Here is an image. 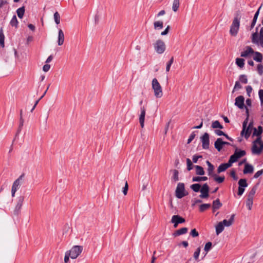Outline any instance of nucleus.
<instances>
[{"label": "nucleus", "mask_w": 263, "mask_h": 263, "mask_svg": "<svg viewBox=\"0 0 263 263\" xmlns=\"http://www.w3.org/2000/svg\"><path fill=\"white\" fill-rule=\"evenodd\" d=\"M173 62H174V57H172L166 64V71L167 72L170 71L171 66L172 65V64L173 63Z\"/></svg>", "instance_id": "nucleus-51"}, {"label": "nucleus", "mask_w": 263, "mask_h": 263, "mask_svg": "<svg viewBox=\"0 0 263 263\" xmlns=\"http://www.w3.org/2000/svg\"><path fill=\"white\" fill-rule=\"evenodd\" d=\"M256 190H257V185H255L251 189V190L249 192V193L248 195V197L250 198L253 199L254 196L256 193Z\"/></svg>", "instance_id": "nucleus-38"}, {"label": "nucleus", "mask_w": 263, "mask_h": 263, "mask_svg": "<svg viewBox=\"0 0 263 263\" xmlns=\"http://www.w3.org/2000/svg\"><path fill=\"white\" fill-rule=\"evenodd\" d=\"M262 7V4L261 5V6L259 7V8L258 9V10H257V11L255 12L254 15V17H253V19L252 21V23H251V26H250V29H252L254 28L256 23V21H257V18H258V15L259 14V11H260V10L261 9Z\"/></svg>", "instance_id": "nucleus-22"}, {"label": "nucleus", "mask_w": 263, "mask_h": 263, "mask_svg": "<svg viewBox=\"0 0 263 263\" xmlns=\"http://www.w3.org/2000/svg\"><path fill=\"white\" fill-rule=\"evenodd\" d=\"M263 129L262 127L261 126H259L258 127V129H256V128H253V133L252 136H257L259 137L261 136V135L262 133Z\"/></svg>", "instance_id": "nucleus-27"}, {"label": "nucleus", "mask_w": 263, "mask_h": 263, "mask_svg": "<svg viewBox=\"0 0 263 263\" xmlns=\"http://www.w3.org/2000/svg\"><path fill=\"white\" fill-rule=\"evenodd\" d=\"M70 257H71L70 253H69L68 251H66L64 257L65 263H67L68 262Z\"/></svg>", "instance_id": "nucleus-58"}, {"label": "nucleus", "mask_w": 263, "mask_h": 263, "mask_svg": "<svg viewBox=\"0 0 263 263\" xmlns=\"http://www.w3.org/2000/svg\"><path fill=\"white\" fill-rule=\"evenodd\" d=\"M206 163L207 164L208 166V175L210 176H213L215 174H214V165L209 161H206Z\"/></svg>", "instance_id": "nucleus-24"}, {"label": "nucleus", "mask_w": 263, "mask_h": 263, "mask_svg": "<svg viewBox=\"0 0 263 263\" xmlns=\"http://www.w3.org/2000/svg\"><path fill=\"white\" fill-rule=\"evenodd\" d=\"M180 6L179 0H174L172 6V9L174 12H176Z\"/></svg>", "instance_id": "nucleus-39"}, {"label": "nucleus", "mask_w": 263, "mask_h": 263, "mask_svg": "<svg viewBox=\"0 0 263 263\" xmlns=\"http://www.w3.org/2000/svg\"><path fill=\"white\" fill-rule=\"evenodd\" d=\"M245 192V188L242 187H238V191L237 194L238 196H241Z\"/></svg>", "instance_id": "nucleus-64"}, {"label": "nucleus", "mask_w": 263, "mask_h": 263, "mask_svg": "<svg viewBox=\"0 0 263 263\" xmlns=\"http://www.w3.org/2000/svg\"><path fill=\"white\" fill-rule=\"evenodd\" d=\"M128 189V185L127 181H126L125 186L123 188V193L124 195H126L127 194Z\"/></svg>", "instance_id": "nucleus-61"}, {"label": "nucleus", "mask_w": 263, "mask_h": 263, "mask_svg": "<svg viewBox=\"0 0 263 263\" xmlns=\"http://www.w3.org/2000/svg\"><path fill=\"white\" fill-rule=\"evenodd\" d=\"M223 141L221 138H218L216 141L214 143V146L215 148L218 151L220 152L223 148Z\"/></svg>", "instance_id": "nucleus-18"}, {"label": "nucleus", "mask_w": 263, "mask_h": 263, "mask_svg": "<svg viewBox=\"0 0 263 263\" xmlns=\"http://www.w3.org/2000/svg\"><path fill=\"white\" fill-rule=\"evenodd\" d=\"M248 118H246V119L244 120L242 123V129L240 135L241 136H243V134L245 133V128H246V127L247 126L248 123Z\"/></svg>", "instance_id": "nucleus-46"}, {"label": "nucleus", "mask_w": 263, "mask_h": 263, "mask_svg": "<svg viewBox=\"0 0 263 263\" xmlns=\"http://www.w3.org/2000/svg\"><path fill=\"white\" fill-rule=\"evenodd\" d=\"M190 234L194 237H197L199 235L198 232L196 231L195 229L192 230Z\"/></svg>", "instance_id": "nucleus-60"}, {"label": "nucleus", "mask_w": 263, "mask_h": 263, "mask_svg": "<svg viewBox=\"0 0 263 263\" xmlns=\"http://www.w3.org/2000/svg\"><path fill=\"white\" fill-rule=\"evenodd\" d=\"M190 188L195 192H198L200 191L201 185L199 183H195L190 186Z\"/></svg>", "instance_id": "nucleus-37"}, {"label": "nucleus", "mask_w": 263, "mask_h": 263, "mask_svg": "<svg viewBox=\"0 0 263 263\" xmlns=\"http://www.w3.org/2000/svg\"><path fill=\"white\" fill-rule=\"evenodd\" d=\"M83 251V247L81 246H74L69 251H68L70 253L71 258L72 259L77 258Z\"/></svg>", "instance_id": "nucleus-8"}, {"label": "nucleus", "mask_w": 263, "mask_h": 263, "mask_svg": "<svg viewBox=\"0 0 263 263\" xmlns=\"http://www.w3.org/2000/svg\"><path fill=\"white\" fill-rule=\"evenodd\" d=\"M211 127L213 128H214V129L215 128L222 129L223 128V126L217 120L213 121L212 122Z\"/></svg>", "instance_id": "nucleus-36"}, {"label": "nucleus", "mask_w": 263, "mask_h": 263, "mask_svg": "<svg viewBox=\"0 0 263 263\" xmlns=\"http://www.w3.org/2000/svg\"><path fill=\"white\" fill-rule=\"evenodd\" d=\"M154 48L158 53H163L165 50V45L164 42L161 40H157L156 43L154 44Z\"/></svg>", "instance_id": "nucleus-9"}, {"label": "nucleus", "mask_w": 263, "mask_h": 263, "mask_svg": "<svg viewBox=\"0 0 263 263\" xmlns=\"http://www.w3.org/2000/svg\"><path fill=\"white\" fill-rule=\"evenodd\" d=\"M209 190L210 187L208 184L206 183L203 184L200 191L201 194L199 195V197L201 198H208L209 196Z\"/></svg>", "instance_id": "nucleus-10"}, {"label": "nucleus", "mask_w": 263, "mask_h": 263, "mask_svg": "<svg viewBox=\"0 0 263 263\" xmlns=\"http://www.w3.org/2000/svg\"><path fill=\"white\" fill-rule=\"evenodd\" d=\"M232 165L231 162L229 160L228 162L226 163L221 164L217 168V173L218 174L224 172L227 168L231 167Z\"/></svg>", "instance_id": "nucleus-16"}, {"label": "nucleus", "mask_w": 263, "mask_h": 263, "mask_svg": "<svg viewBox=\"0 0 263 263\" xmlns=\"http://www.w3.org/2000/svg\"><path fill=\"white\" fill-rule=\"evenodd\" d=\"M201 141L202 142V148L204 149H207L209 147L210 140L209 135L207 133H205L201 137Z\"/></svg>", "instance_id": "nucleus-12"}, {"label": "nucleus", "mask_w": 263, "mask_h": 263, "mask_svg": "<svg viewBox=\"0 0 263 263\" xmlns=\"http://www.w3.org/2000/svg\"><path fill=\"white\" fill-rule=\"evenodd\" d=\"M64 42V34L63 31L60 29L58 32V45L61 46L63 44Z\"/></svg>", "instance_id": "nucleus-23"}, {"label": "nucleus", "mask_w": 263, "mask_h": 263, "mask_svg": "<svg viewBox=\"0 0 263 263\" xmlns=\"http://www.w3.org/2000/svg\"><path fill=\"white\" fill-rule=\"evenodd\" d=\"M259 98L260 101L261 105L263 104V89H260L258 91Z\"/></svg>", "instance_id": "nucleus-55"}, {"label": "nucleus", "mask_w": 263, "mask_h": 263, "mask_svg": "<svg viewBox=\"0 0 263 263\" xmlns=\"http://www.w3.org/2000/svg\"><path fill=\"white\" fill-rule=\"evenodd\" d=\"M246 155V152L244 150H241L237 148H236L234 154L231 155L230 157V161L233 164L236 162L238 159L243 157Z\"/></svg>", "instance_id": "nucleus-6"}, {"label": "nucleus", "mask_w": 263, "mask_h": 263, "mask_svg": "<svg viewBox=\"0 0 263 263\" xmlns=\"http://www.w3.org/2000/svg\"><path fill=\"white\" fill-rule=\"evenodd\" d=\"M152 85L155 96L157 98H161L163 95L162 87L156 78L153 79Z\"/></svg>", "instance_id": "nucleus-4"}, {"label": "nucleus", "mask_w": 263, "mask_h": 263, "mask_svg": "<svg viewBox=\"0 0 263 263\" xmlns=\"http://www.w3.org/2000/svg\"><path fill=\"white\" fill-rule=\"evenodd\" d=\"M24 200V197L23 196H20L17 198V204L13 211L14 215H18L20 214Z\"/></svg>", "instance_id": "nucleus-11"}, {"label": "nucleus", "mask_w": 263, "mask_h": 263, "mask_svg": "<svg viewBox=\"0 0 263 263\" xmlns=\"http://www.w3.org/2000/svg\"><path fill=\"white\" fill-rule=\"evenodd\" d=\"M25 174H22L19 177L16 179L14 182L13 183L12 189H11V195L12 197L15 196V194L17 190L20 188L22 181L23 180Z\"/></svg>", "instance_id": "nucleus-7"}, {"label": "nucleus", "mask_w": 263, "mask_h": 263, "mask_svg": "<svg viewBox=\"0 0 263 263\" xmlns=\"http://www.w3.org/2000/svg\"><path fill=\"white\" fill-rule=\"evenodd\" d=\"M10 24L12 27H15L16 28L18 26V21L15 15H14L10 21Z\"/></svg>", "instance_id": "nucleus-35"}, {"label": "nucleus", "mask_w": 263, "mask_h": 263, "mask_svg": "<svg viewBox=\"0 0 263 263\" xmlns=\"http://www.w3.org/2000/svg\"><path fill=\"white\" fill-rule=\"evenodd\" d=\"M185 222V219L179 215H173L172 217L171 222L174 223V228H176L179 223Z\"/></svg>", "instance_id": "nucleus-13"}, {"label": "nucleus", "mask_w": 263, "mask_h": 263, "mask_svg": "<svg viewBox=\"0 0 263 263\" xmlns=\"http://www.w3.org/2000/svg\"><path fill=\"white\" fill-rule=\"evenodd\" d=\"M241 87L242 86L240 85L239 82L236 81L235 82V86L233 90V92H234L235 90L240 89Z\"/></svg>", "instance_id": "nucleus-57"}, {"label": "nucleus", "mask_w": 263, "mask_h": 263, "mask_svg": "<svg viewBox=\"0 0 263 263\" xmlns=\"http://www.w3.org/2000/svg\"><path fill=\"white\" fill-rule=\"evenodd\" d=\"M254 167L253 166L249 163H246L245 167L243 170V173L245 174H251L253 172Z\"/></svg>", "instance_id": "nucleus-21"}, {"label": "nucleus", "mask_w": 263, "mask_h": 263, "mask_svg": "<svg viewBox=\"0 0 263 263\" xmlns=\"http://www.w3.org/2000/svg\"><path fill=\"white\" fill-rule=\"evenodd\" d=\"M54 19L55 23L57 24H59L60 23V14L58 12H55L54 13Z\"/></svg>", "instance_id": "nucleus-49"}, {"label": "nucleus", "mask_w": 263, "mask_h": 263, "mask_svg": "<svg viewBox=\"0 0 263 263\" xmlns=\"http://www.w3.org/2000/svg\"><path fill=\"white\" fill-rule=\"evenodd\" d=\"M154 27L155 29H161L163 27V24L162 21H156L154 23Z\"/></svg>", "instance_id": "nucleus-42"}, {"label": "nucleus", "mask_w": 263, "mask_h": 263, "mask_svg": "<svg viewBox=\"0 0 263 263\" xmlns=\"http://www.w3.org/2000/svg\"><path fill=\"white\" fill-rule=\"evenodd\" d=\"M260 26L259 24L256 28V31L252 34V42L255 44L260 45L263 48V27L260 28L259 36L257 32L258 28Z\"/></svg>", "instance_id": "nucleus-2"}, {"label": "nucleus", "mask_w": 263, "mask_h": 263, "mask_svg": "<svg viewBox=\"0 0 263 263\" xmlns=\"http://www.w3.org/2000/svg\"><path fill=\"white\" fill-rule=\"evenodd\" d=\"M5 35L3 32V27L0 28V45L2 47H4L5 46Z\"/></svg>", "instance_id": "nucleus-29"}, {"label": "nucleus", "mask_w": 263, "mask_h": 263, "mask_svg": "<svg viewBox=\"0 0 263 263\" xmlns=\"http://www.w3.org/2000/svg\"><path fill=\"white\" fill-rule=\"evenodd\" d=\"M234 216H235V215L233 214L231 215L230 218L229 220L224 219L221 222L222 223V224L223 225V226L229 227V226H231L232 223L233 222V221L234 219Z\"/></svg>", "instance_id": "nucleus-26"}, {"label": "nucleus", "mask_w": 263, "mask_h": 263, "mask_svg": "<svg viewBox=\"0 0 263 263\" xmlns=\"http://www.w3.org/2000/svg\"><path fill=\"white\" fill-rule=\"evenodd\" d=\"M224 230V226L222 224V223L221 222H219L217 225L216 226V234L218 235L220 233H221Z\"/></svg>", "instance_id": "nucleus-32"}, {"label": "nucleus", "mask_w": 263, "mask_h": 263, "mask_svg": "<svg viewBox=\"0 0 263 263\" xmlns=\"http://www.w3.org/2000/svg\"><path fill=\"white\" fill-rule=\"evenodd\" d=\"M253 128V122H251L249 123L248 126H247L246 128H245L243 136H244L246 139H248L249 138Z\"/></svg>", "instance_id": "nucleus-15"}, {"label": "nucleus", "mask_w": 263, "mask_h": 263, "mask_svg": "<svg viewBox=\"0 0 263 263\" xmlns=\"http://www.w3.org/2000/svg\"><path fill=\"white\" fill-rule=\"evenodd\" d=\"M25 11V6H24L19 8L18 9H17L16 10V13H17L18 17L20 18H23V17L24 15Z\"/></svg>", "instance_id": "nucleus-31"}, {"label": "nucleus", "mask_w": 263, "mask_h": 263, "mask_svg": "<svg viewBox=\"0 0 263 263\" xmlns=\"http://www.w3.org/2000/svg\"><path fill=\"white\" fill-rule=\"evenodd\" d=\"M254 53L255 54L254 57H253L254 60L257 62H261L262 60V55L261 53L259 52H254Z\"/></svg>", "instance_id": "nucleus-30"}, {"label": "nucleus", "mask_w": 263, "mask_h": 263, "mask_svg": "<svg viewBox=\"0 0 263 263\" xmlns=\"http://www.w3.org/2000/svg\"><path fill=\"white\" fill-rule=\"evenodd\" d=\"M257 70L258 74L261 76L263 74V66L261 64H258L257 67Z\"/></svg>", "instance_id": "nucleus-53"}, {"label": "nucleus", "mask_w": 263, "mask_h": 263, "mask_svg": "<svg viewBox=\"0 0 263 263\" xmlns=\"http://www.w3.org/2000/svg\"><path fill=\"white\" fill-rule=\"evenodd\" d=\"M254 53V50L250 46H247L246 50L241 53V57L247 58L251 54Z\"/></svg>", "instance_id": "nucleus-20"}, {"label": "nucleus", "mask_w": 263, "mask_h": 263, "mask_svg": "<svg viewBox=\"0 0 263 263\" xmlns=\"http://www.w3.org/2000/svg\"><path fill=\"white\" fill-rule=\"evenodd\" d=\"M245 98L242 96H239L236 98L235 105L240 109H242L245 106L244 104Z\"/></svg>", "instance_id": "nucleus-14"}, {"label": "nucleus", "mask_w": 263, "mask_h": 263, "mask_svg": "<svg viewBox=\"0 0 263 263\" xmlns=\"http://www.w3.org/2000/svg\"><path fill=\"white\" fill-rule=\"evenodd\" d=\"M207 180L208 177L205 176L193 177L192 178L193 182H200L202 181H206Z\"/></svg>", "instance_id": "nucleus-33"}, {"label": "nucleus", "mask_w": 263, "mask_h": 263, "mask_svg": "<svg viewBox=\"0 0 263 263\" xmlns=\"http://www.w3.org/2000/svg\"><path fill=\"white\" fill-rule=\"evenodd\" d=\"M212 246V243L211 242H208L206 243V244L204 246V251L206 252H208L211 249Z\"/></svg>", "instance_id": "nucleus-52"}, {"label": "nucleus", "mask_w": 263, "mask_h": 263, "mask_svg": "<svg viewBox=\"0 0 263 263\" xmlns=\"http://www.w3.org/2000/svg\"><path fill=\"white\" fill-rule=\"evenodd\" d=\"M259 149V147H258L257 144L253 143V145L252 147V153L253 154H257L259 155L260 153V152H259L258 150Z\"/></svg>", "instance_id": "nucleus-43"}, {"label": "nucleus", "mask_w": 263, "mask_h": 263, "mask_svg": "<svg viewBox=\"0 0 263 263\" xmlns=\"http://www.w3.org/2000/svg\"><path fill=\"white\" fill-rule=\"evenodd\" d=\"M10 9L9 3L8 0H0V11H3L4 12V14L0 16V17H3V19H1V24L3 26L5 23V20L7 17V14H8Z\"/></svg>", "instance_id": "nucleus-1"}, {"label": "nucleus", "mask_w": 263, "mask_h": 263, "mask_svg": "<svg viewBox=\"0 0 263 263\" xmlns=\"http://www.w3.org/2000/svg\"><path fill=\"white\" fill-rule=\"evenodd\" d=\"M146 110L144 107H141V114L139 117V123L142 128H143L144 125V119L145 116Z\"/></svg>", "instance_id": "nucleus-17"}, {"label": "nucleus", "mask_w": 263, "mask_h": 263, "mask_svg": "<svg viewBox=\"0 0 263 263\" xmlns=\"http://www.w3.org/2000/svg\"><path fill=\"white\" fill-rule=\"evenodd\" d=\"M200 252V247H199L197 249L196 251L194 253V257L196 260L198 259Z\"/></svg>", "instance_id": "nucleus-54"}, {"label": "nucleus", "mask_w": 263, "mask_h": 263, "mask_svg": "<svg viewBox=\"0 0 263 263\" xmlns=\"http://www.w3.org/2000/svg\"><path fill=\"white\" fill-rule=\"evenodd\" d=\"M211 207V204L204 203L202 204L199 206V211L200 212H203Z\"/></svg>", "instance_id": "nucleus-40"}, {"label": "nucleus", "mask_w": 263, "mask_h": 263, "mask_svg": "<svg viewBox=\"0 0 263 263\" xmlns=\"http://www.w3.org/2000/svg\"><path fill=\"white\" fill-rule=\"evenodd\" d=\"M236 64L239 67L242 68L245 65V60L242 58H237L236 59Z\"/></svg>", "instance_id": "nucleus-34"}, {"label": "nucleus", "mask_w": 263, "mask_h": 263, "mask_svg": "<svg viewBox=\"0 0 263 263\" xmlns=\"http://www.w3.org/2000/svg\"><path fill=\"white\" fill-rule=\"evenodd\" d=\"M240 18L238 17V14L233 20L230 30V34L232 36H236L238 33L240 27Z\"/></svg>", "instance_id": "nucleus-3"}, {"label": "nucleus", "mask_w": 263, "mask_h": 263, "mask_svg": "<svg viewBox=\"0 0 263 263\" xmlns=\"http://www.w3.org/2000/svg\"><path fill=\"white\" fill-rule=\"evenodd\" d=\"M202 157L201 155H194L193 156V162L194 163H197L198 159L199 158H201Z\"/></svg>", "instance_id": "nucleus-62"}, {"label": "nucleus", "mask_w": 263, "mask_h": 263, "mask_svg": "<svg viewBox=\"0 0 263 263\" xmlns=\"http://www.w3.org/2000/svg\"><path fill=\"white\" fill-rule=\"evenodd\" d=\"M194 167L196 169V174L197 175L202 176L204 175L205 172L203 168L199 165H194Z\"/></svg>", "instance_id": "nucleus-28"}, {"label": "nucleus", "mask_w": 263, "mask_h": 263, "mask_svg": "<svg viewBox=\"0 0 263 263\" xmlns=\"http://www.w3.org/2000/svg\"><path fill=\"white\" fill-rule=\"evenodd\" d=\"M239 186L246 187L248 186V183L246 179H240L238 181Z\"/></svg>", "instance_id": "nucleus-45"}, {"label": "nucleus", "mask_w": 263, "mask_h": 263, "mask_svg": "<svg viewBox=\"0 0 263 263\" xmlns=\"http://www.w3.org/2000/svg\"><path fill=\"white\" fill-rule=\"evenodd\" d=\"M214 132L217 135L219 136H224L225 134V133L223 131L219 130V129H215L214 130Z\"/></svg>", "instance_id": "nucleus-63"}, {"label": "nucleus", "mask_w": 263, "mask_h": 263, "mask_svg": "<svg viewBox=\"0 0 263 263\" xmlns=\"http://www.w3.org/2000/svg\"><path fill=\"white\" fill-rule=\"evenodd\" d=\"M179 173L178 171L176 170H173V175L172 176V179L174 180V181H177L179 180Z\"/></svg>", "instance_id": "nucleus-48"}, {"label": "nucleus", "mask_w": 263, "mask_h": 263, "mask_svg": "<svg viewBox=\"0 0 263 263\" xmlns=\"http://www.w3.org/2000/svg\"><path fill=\"white\" fill-rule=\"evenodd\" d=\"M213 177H214V180L218 183L223 182L225 179L224 176H218L216 174H215Z\"/></svg>", "instance_id": "nucleus-41"}, {"label": "nucleus", "mask_w": 263, "mask_h": 263, "mask_svg": "<svg viewBox=\"0 0 263 263\" xmlns=\"http://www.w3.org/2000/svg\"><path fill=\"white\" fill-rule=\"evenodd\" d=\"M222 205L219 199L214 200L212 203L213 212H215L217 210L219 209L222 206Z\"/></svg>", "instance_id": "nucleus-19"}, {"label": "nucleus", "mask_w": 263, "mask_h": 263, "mask_svg": "<svg viewBox=\"0 0 263 263\" xmlns=\"http://www.w3.org/2000/svg\"><path fill=\"white\" fill-rule=\"evenodd\" d=\"M263 174V169L258 171L254 175V178H257Z\"/></svg>", "instance_id": "nucleus-59"}, {"label": "nucleus", "mask_w": 263, "mask_h": 263, "mask_svg": "<svg viewBox=\"0 0 263 263\" xmlns=\"http://www.w3.org/2000/svg\"><path fill=\"white\" fill-rule=\"evenodd\" d=\"M187 194V192H185L184 184L181 182L178 183L175 191L176 197L179 199H181Z\"/></svg>", "instance_id": "nucleus-5"}, {"label": "nucleus", "mask_w": 263, "mask_h": 263, "mask_svg": "<svg viewBox=\"0 0 263 263\" xmlns=\"http://www.w3.org/2000/svg\"><path fill=\"white\" fill-rule=\"evenodd\" d=\"M240 81L243 84L248 83V79L247 76L245 74H241L239 76Z\"/></svg>", "instance_id": "nucleus-50"}, {"label": "nucleus", "mask_w": 263, "mask_h": 263, "mask_svg": "<svg viewBox=\"0 0 263 263\" xmlns=\"http://www.w3.org/2000/svg\"><path fill=\"white\" fill-rule=\"evenodd\" d=\"M186 164H187V170L190 171L193 169L194 165H193L192 162L189 158L186 159Z\"/></svg>", "instance_id": "nucleus-47"}, {"label": "nucleus", "mask_w": 263, "mask_h": 263, "mask_svg": "<svg viewBox=\"0 0 263 263\" xmlns=\"http://www.w3.org/2000/svg\"><path fill=\"white\" fill-rule=\"evenodd\" d=\"M195 136H196V135L195 134V132H192L187 140L188 144H189L193 141V140L195 138Z\"/></svg>", "instance_id": "nucleus-56"}, {"label": "nucleus", "mask_w": 263, "mask_h": 263, "mask_svg": "<svg viewBox=\"0 0 263 263\" xmlns=\"http://www.w3.org/2000/svg\"><path fill=\"white\" fill-rule=\"evenodd\" d=\"M188 229L187 228H182L179 230H177L173 233V236L174 237H177L178 236L185 234L187 232Z\"/></svg>", "instance_id": "nucleus-25"}, {"label": "nucleus", "mask_w": 263, "mask_h": 263, "mask_svg": "<svg viewBox=\"0 0 263 263\" xmlns=\"http://www.w3.org/2000/svg\"><path fill=\"white\" fill-rule=\"evenodd\" d=\"M253 203V199L247 197L246 201V206H247L249 210L252 209V205Z\"/></svg>", "instance_id": "nucleus-44"}]
</instances>
